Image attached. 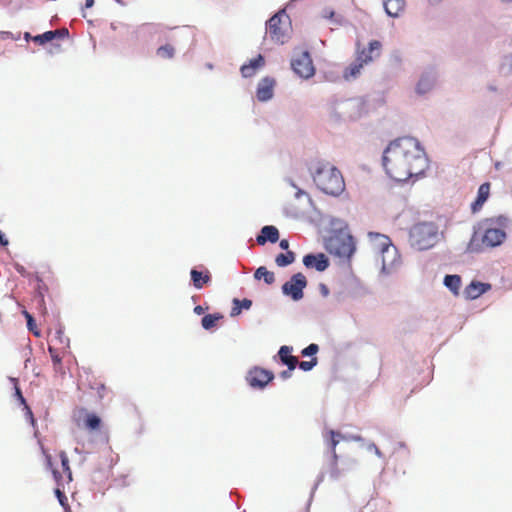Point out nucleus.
Here are the masks:
<instances>
[{"instance_id":"obj_50","label":"nucleus","mask_w":512,"mask_h":512,"mask_svg":"<svg viewBox=\"0 0 512 512\" xmlns=\"http://www.w3.org/2000/svg\"><path fill=\"white\" fill-rule=\"evenodd\" d=\"M24 38H25L26 41H28V40L32 39L33 37L30 35V33L25 32L24 33Z\"/></svg>"},{"instance_id":"obj_34","label":"nucleus","mask_w":512,"mask_h":512,"mask_svg":"<svg viewBox=\"0 0 512 512\" xmlns=\"http://www.w3.org/2000/svg\"><path fill=\"white\" fill-rule=\"evenodd\" d=\"M55 495L60 503V505L65 509V512H70V507L68 504V499L64 492L61 491L60 488H56Z\"/></svg>"},{"instance_id":"obj_24","label":"nucleus","mask_w":512,"mask_h":512,"mask_svg":"<svg viewBox=\"0 0 512 512\" xmlns=\"http://www.w3.org/2000/svg\"><path fill=\"white\" fill-rule=\"evenodd\" d=\"M254 277L257 280L263 279L264 282L266 284H268V285H271V284H273L275 282V274H274V272L267 270V268L264 267V266L259 267L255 271Z\"/></svg>"},{"instance_id":"obj_18","label":"nucleus","mask_w":512,"mask_h":512,"mask_svg":"<svg viewBox=\"0 0 512 512\" xmlns=\"http://www.w3.org/2000/svg\"><path fill=\"white\" fill-rule=\"evenodd\" d=\"M405 0H383L386 13L391 17H398L405 9Z\"/></svg>"},{"instance_id":"obj_23","label":"nucleus","mask_w":512,"mask_h":512,"mask_svg":"<svg viewBox=\"0 0 512 512\" xmlns=\"http://www.w3.org/2000/svg\"><path fill=\"white\" fill-rule=\"evenodd\" d=\"M461 277L459 275H446L444 278V285L455 295H459L461 287Z\"/></svg>"},{"instance_id":"obj_35","label":"nucleus","mask_w":512,"mask_h":512,"mask_svg":"<svg viewBox=\"0 0 512 512\" xmlns=\"http://www.w3.org/2000/svg\"><path fill=\"white\" fill-rule=\"evenodd\" d=\"M317 362H318L317 358H312L309 361H301V362L298 361L297 365L303 371H310L314 366L317 365Z\"/></svg>"},{"instance_id":"obj_30","label":"nucleus","mask_w":512,"mask_h":512,"mask_svg":"<svg viewBox=\"0 0 512 512\" xmlns=\"http://www.w3.org/2000/svg\"><path fill=\"white\" fill-rule=\"evenodd\" d=\"M51 341L54 342L55 344L61 345L62 349L69 348L70 340L67 336H65L62 327H59L56 330L55 335Z\"/></svg>"},{"instance_id":"obj_13","label":"nucleus","mask_w":512,"mask_h":512,"mask_svg":"<svg viewBox=\"0 0 512 512\" xmlns=\"http://www.w3.org/2000/svg\"><path fill=\"white\" fill-rule=\"evenodd\" d=\"M69 34L68 32V29L66 28H61V29H56V30H51V31H46L44 32L43 34H40V35H36L32 38V40L39 44V45H44L48 42H51L53 41L54 39L56 38H65L67 37Z\"/></svg>"},{"instance_id":"obj_25","label":"nucleus","mask_w":512,"mask_h":512,"mask_svg":"<svg viewBox=\"0 0 512 512\" xmlns=\"http://www.w3.org/2000/svg\"><path fill=\"white\" fill-rule=\"evenodd\" d=\"M48 352L51 356L53 367L56 372H63L62 367V355L59 352V349L55 348L53 345H49Z\"/></svg>"},{"instance_id":"obj_46","label":"nucleus","mask_w":512,"mask_h":512,"mask_svg":"<svg viewBox=\"0 0 512 512\" xmlns=\"http://www.w3.org/2000/svg\"><path fill=\"white\" fill-rule=\"evenodd\" d=\"M23 314H24V316H25V318L27 320V324L33 323V317H32V315L29 312L24 311Z\"/></svg>"},{"instance_id":"obj_39","label":"nucleus","mask_w":512,"mask_h":512,"mask_svg":"<svg viewBox=\"0 0 512 512\" xmlns=\"http://www.w3.org/2000/svg\"><path fill=\"white\" fill-rule=\"evenodd\" d=\"M330 477L337 480L340 477V470L337 467V460L333 459V467L330 472Z\"/></svg>"},{"instance_id":"obj_36","label":"nucleus","mask_w":512,"mask_h":512,"mask_svg":"<svg viewBox=\"0 0 512 512\" xmlns=\"http://www.w3.org/2000/svg\"><path fill=\"white\" fill-rule=\"evenodd\" d=\"M0 38L2 40H13V41H17L20 39V33H17V34H13L12 32H9V31H1L0 32Z\"/></svg>"},{"instance_id":"obj_43","label":"nucleus","mask_w":512,"mask_h":512,"mask_svg":"<svg viewBox=\"0 0 512 512\" xmlns=\"http://www.w3.org/2000/svg\"><path fill=\"white\" fill-rule=\"evenodd\" d=\"M53 476L57 482L58 485H60L61 483V480H62V475L60 474V472H58L57 470H53Z\"/></svg>"},{"instance_id":"obj_42","label":"nucleus","mask_w":512,"mask_h":512,"mask_svg":"<svg viewBox=\"0 0 512 512\" xmlns=\"http://www.w3.org/2000/svg\"><path fill=\"white\" fill-rule=\"evenodd\" d=\"M279 246H280L281 249L287 250L289 248V241L287 239H282L279 242Z\"/></svg>"},{"instance_id":"obj_3","label":"nucleus","mask_w":512,"mask_h":512,"mask_svg":"<svg viewBox=\"0 0 512 512\" xmlns=\"http://www.w3.org/2000/svg\"><path fill=\"white\" fill-rule=\"evenodd\" d=\"M440 239V232L434 222H420L410 229L409 241L418 250H427L434 247Z\"/></svg>"},{"instance_id":"obj_8","label":"nucleus","mask_w":512,"mask_h":512,"mask_svg":"<svg viewBox=\"0 0 512 512\" xmlns=\"http://www.w3.org/2000/svg\"><path fill=\"white\" fill-rule=\"evenodd\" d=\"M307 286V279L302 273H296L285 282L282 286V292L286 296H290L294 301H299L303 298V290Z\"/></svg>"},{"instance_id":"obj_10","label":"nucleus","mask_w":512,"mask_h":512,"mask_svg":"<svg viewBox=\"0 0 512 512\" xmlns=\"http://www.w3.org/2000/svg\"><path fill=\"white\" fill-rule=\"evenodd\" d=\"M274 378V374L266 369L254 367L249 370L246 380L253 388L262 389Z\"/></svg>"},{"instance_id":"obj_48","label":"nucleus","mask_w":512,"mask_h":512,"mask_svg":"<svg viewBox=\"0 0 512 512\" xmlns=\"http://www.w3.org/2000/svg\"><path fill=\"white\" fill-rule=\"evenodd\" d=\"M194 313H196L197 315H201L204 313V308L202 306L198 305L194 308Z\"/></svg>"},{"instance_id":"obj_44","label":"nucleus","mask_w":512,"mask_h":512,"mask_svg":"<svg viewBox=\"0 0 512 512\" xmlns=\"http://www.w3.org/2000/svg\"><path fill=\"white\" fill-rule=\"evenodd\" d=\"M293 370H290V368H288V370H285V371H282L280 373V376L283 378V379H287L289 377H291V373H292Z\"/></svg>"},{"instance_id":"obj_12","label":"nucleus","mask_w":512,"mask_h":512,"mask_svg":"<svg viewBox=\"0 0 512 512\" xmlns=\"http://www.w3.org/2000/svg\"><path fill=\"white\" fill-rule=\"evenodd\" d=\"M303 263L307 268H315L317 271H324L328 268L329 262L326 256L322 253L314 255L308 254L303 258Z\"/></svg>"},{"instance_id":"obj_47","label":"nucleus","mask_w":512,"mask_h":512,"mask_svg":"<svg viewBox=\"0 0 512 512\" xmlns=\"http://www.w3.org/2000/svg\"><path fill=\"white\" fill-rule=\"evenodd\" d=\"M0 244L2 246H6L8 244V240L6 239L5 235L0 231Z\"/></svg>"},{"instance_id":"obj_51","label":"nucleus","mask_w":512,"mask_h":512,"mask_svg":"<svg viewBox=\"0 0 512 512\" xmlns=\"http://www.w3.org/2000/svg\"><path fill=\"white\" fill-rule=\"evenodd\" d=\"M47 459H48V462L50 463L51 457L49 455L47 456Z\"/></svg>"},{"instance_id":"obj_19","label":"nucleus","mask_w":512,"mask_h":512,"mask_svg":"<svg viewBox=\"0 0 512 512\" xmlns=\"http://www.w3.org/2000/svg\"><path fill=\"white\" fill-rule=\"evenodd\" d=\"M291 353L292 347L281 346L278 355L283 364L287 365L290 370H294L298 364V359L295 356H292Z\"/></svg>"},{"instance_id":"obj_33","label":"nucleus","mask_w":512,"mask_h":512,"mask_svg":"<svg viewBox=\"0 0 512 512\" xmlns=\"http://www.w3.org/2000/svg\"><path fill=\"white\" fill-rule=\"evenodd\" d=\"M59 457L61 459L62 468H63L64 472L67 474L68 481H71L72 480V472H71V469L69 466V459H68L66 452L61 451L59 454Z\"/></svg>"},{"instance_id":"obj_6","label":"nucleus","mask_w":512,"mask_h":512,"mask_svg":"<svg viewBox=\"0 0 512 512\" xmlns=\"http://www.w3.org/2000/svg\"><path fill=\"white\" fill-rule=\"evenodd\" d=\"M290 28L289 16L284 12L273 15L266 24V30L272 41L283 44L288 39Z\"/></svg>"},{"instance_id":"obj_1","label":"nucleus","mask_w":512,"mask_h":512,"mask_svg":"<svg viewBox=\"0 0 512 512\" xmlns=\"http://www.w3.org/2000/svg\"><path fill=\"white\" fill-rule=\"evenodd\" d=\"M382 162L386 174L395 181L421 176L429 167L424 148L413 137H400L390 142Z\"/></svg>"},{"instance_id":"obj_28","label":"nucleus","mask_w":512,"mask_h":512,"mask_svg":"<svg viewBox=\"0 0 512 512\" xmlns=\"http://www.w3.org/2000/svg\"><path fill=\"white\" fill-rule=\"evenodd\" d=\"M251 305H252V301L249 299L239 300V299L235 298L233 300L231 316L234 317V316L239 315L241 313L242 309H249L251 307Z\"/></svg>"},{"instance_id":"obj_31","label":"nucleus","mask_w":512,"mask_h":512,"mask_svg":"<svg viewBox=\"0 0 512 512\" xmlns=\"http://www.w3.org/2000/svg\"><path fill=\"white\" fill-rule=\"evenodd\" d=\"M328 435L330 436L329 445H330V448H331V451H332V457L336 461L338 459V455L336 453V446L339 443V438H341L342 436H341L340 433H337V432H335L333 430H330L328 432Z\"/></svg>"},{"instance_id":"obj_9","label":"nucleus","mask_w":512,"mask_h":512,"mask_svg":"<svg viewBox=\"0 0 512 512\" xmlns=\"http://www.w3.org/2000/svg\"><path fill=\"white\" fill-rule=\"evenodd\" d=\"M381 51V42L378 40H372L369 42L368 47L360 48V45L357 44L356 57L359 61L367 65L378 59L381 55Z\"/></svg>"},{"instance_id":"obj_29","label":"nucleus","mask_w":512,"mask_h":512,"mask_svg":"<svg viewBox=\"0 0 512 512\" xmlns=\"http://www.w3.org/2000/svg\"><path fill=\"white\" fill-rule=\"evenodd\" d=\"M433 85H434V79L431 76L426 75V76L421 77V79L419 80V82L417 84L416 89L419 94H424V93L428 92L429 90H431Z\"/></svg>"},{"instance_id":"obj_22","label":"nucleus","mask_w":512,"mask_h":512,"mask_svg":"<svg viewBox=\"0 0 512 512\" xmlns=\"http://www.w3.org/2000/svg\"><path fill=\"white\" fill-rule=\"evenodd\" d=\"M364 63H362L361 61L358 60V58L356 57L355 58V61L353 63H351L343 72V77L346 79V80H350V79H355L357 78L360 73H361V70L362 68L364 67Z\"/></svg>"},{"instance_id":"obj_7","label":"nucleus","mask_w":512,"mask_h":512,"mask_svg":"<svg viewBox=\"0 0 512 512\" xmlns=\"http://www.w3.org/2000/svg\"><path fill=\"white\" fill-rule=\"evenodd\" d=\"M291 67L297 75L305 79L315 74V67L308 51L295 53L291 60Z\"/></svg>"},{"instance_id":"obj_41","label":"nucleus","mask_w":512,"mask_h":512,"mask_svg":"<svg viewBox=\"0 0 512 512\" xmlns=\"http://www.w3.org/2000/svg\"><path fill=\"white\" fill-rule=\"evenodd\" d=\"M96 390H97V394H98L99 398L102 399L104 397L105 391H106L105 385L102 383L97 384Z\"/></svg>"},{"instance_id":"obj_16","label":"nucleus","mask_w":512,"mask_h":512,"mask_svg":"<svg viewBox=\"0 0 512 512\" xmlns=\"http://www.w3.org/2000/svg\"><path fill=\"white\" fill-rule=\"evenodd\" d=\"M279 240V231L275 226L267 225L261 229L256 241L259 245H264L267 241L276 243Z\"/></svg>"},{"instance_id":"obj_4","label":"nucleus","mask_w":512,"mask_h":512,"mask_svg":"<svg viewBox=\"0 0 512 512\" xmlns=\"http://www.w3.org/2000/svg\"><path fill=\"white\" fill-rule=\"evenodd\" d=\"M507 223V217L502 215L486 219V228L482 237L483 244L489 247H496L502 244L506 238L504 228L507 226Z\"/></svg>"},{"instance_id":"obj_17","label":"nucleus","mask_w":512,"mask_h":512,"mask_svg":"<svg viewBox=\"0 0 512 512\" xmlns=\"http://www.w3.org/2000/svg\"><path fill=\"white\" fill-rule=\"evenodd\" d=\"M490 195V183L485 182L480 185L477 193L476 200L471 204V209L473 212L479 211L483 204L487 201Z\"/></svg>"},{"instance_id":"obj_15","label":"nucleus","mask_w":512,"mask_h":512,"mask_svg":"<svg viewBox=\"0 0 512 512\" xmlns=\"http://www.w3.org/2000/svg\"><path fill=\"white\" fill-rule=\"evenodd\" d=\"M491 288L488 283L472 281L464 290L467 299H476Z\"/></svg>"},{"instance_id":"obj_49","label":"nucleus","mask_w":512,"mask_h":512,"mask_svg":"<svg viewBox=\"0 0 512 512\" xmlns=\"http://www.w3.org/2000/svg\"><path fill=\"white\" fill-rule=\"evenodd\" d=\"M93 4H94V0H86V3H85L86 7L90 8L93 6Z\"/></svg>"},{"instance_id":"obj_38","label":"nucleus","mask_w":512,"mask_h":512,"mask_svg":"<svg viewBox=\"0 0 512 512\" xmlns=\"http://www.w3.org/2000/svg\"><path fill=\"white\" fill-rule=\"evenodd\" d=\"M24 408H25V415H26V418L29 420V422L31 423V425L33 427L36 426V420L34 418V415H33V412L32 410L30 409V407L25 403L24 404Z\"/></svg>"},{"instance_id":"obj_45","label":"nucleus","mask_w":512,"mask_h":512,"mask_svg":"<svg viewBox=\"0 0 512 512\" xmlns=\"http://www.w3.org/2000/svg\"><path fill=\"white\" fill-rule=\"evenodd\" d=\"M16 396H18V398L22 404L26 403L25 398L23 397L21 390L18 387H16Z\"/></svg>"},{"instance_id":"obj_2","label":"nucleus","mask_w":512,"mask_h":512,"mask_svg":"<svg viewBox=\"0 0 512 512\" xmlns=\"http://www.w3.org/2000/svg\"><path fill=\"white\" fill-rule=\"evenodd\" d=\"M310 172L316 185L326 194L336 196L344 191L343 176L331 163L315 161L310 166Z\"/></svg>"},{"instance_id":"obj_40","label":"nucleus","mask_w":512,"mask_h":512,"mask_svg":"<svg viewBox=\"0 0 512 512\" xmlns=\"http://www.w3.org/2000/svg\"><path fill=\"white\" fill-rule=\"evenodd\" d=\"M27 327L30 332H32L36 337H40V331L37 329L35 321L33 320V323L27 324Z\"/></svg>"},{"instance_id":"obj_37","label":"nucleus","mask_w":512,"mask_h":512,"mask_svg":"<svg viewBox=\"0 0 512 512\" xmlns=\"http://www.w3.org/2000/svg\"><path fill=\"white\" fill-rule=\"evenodd\" d=\"M318 350H319L318 345L312 343L309 346H307L306 348H304L301 353L303 356H312V355L316 354L318 352Z\"/></svg>"},{"instance_id":"obj_32","label":"nucleus","mask_w":512,"mask_h":512,"mask_svg":"<svg viewBox=\"0 0 512 512\" xmlns=\"http://www.w3.org/2000/svg\"><path fill=\"white\" fill-rule=\"evenodd\" d=\"M175 49L172 45L166 44L157 49V55L163 59H171L174 57Z\"/></svg>"},{"instance_id":"obj_5","label":"nucleus","mask_w":512,"mask_h":512,"mask_svg":"<svg viewBox=\"0 0 512 512\" xmlns=\"http://www.w3.org/2000/svg\"><path fill=\"white\" fill-rule=\"evenodd\" d=\"M325 248L331 255L345 260H349L356 250L353 237L345 234L329 237Z\"/></svg>"},{"instance_id":"obj_20","label":"nucleus","mask_w":512,"mask_h":512,"mask_svg":"<svg viewBox=\"0 0 512 512\" xmlns=\"http://www.w3.org/2000/svg\"><path fill=\"white\" fill-rule=\"evenodd\" d=\"M80 413H84L83 421L86 429L90 431H96L100 429L102 421L98 415L89 413L85 409H81Z\"/></svg>"},{"instance_id":"obj_11","label":"nucleus","mask_w":512,"mask_h":512,"mask_svg":"<svg viewBox=\"0 0 512 512\" xmlns=\"http://www.w3.org/2000/svg\"><path fill=\"white\" fill-rule=\"evenodd\" d=\"M275 81L272 78H263L257 86L256 96L259 101H267L272 98Z\"/></svg>"},{"instance_id":"obj_14","label":"nucleus","mask_w":512,"mask_h":512,"mask_svg":"<svg viewBox=\"0 0 512 512\" xmlns=\"http://www.w3.org/2000/svg\"><path fill=\"white\" fill-rule=\"evenodd\" d=\"M265 65V60L262 55H258L256 58L251 59L249 63L243 64L240 68L241 74L244 78L252 77L256 72Z\"/></svg>"},{"instance_id":"obj_21","label":"nucleus","mask_w":512,"mask_h":512,"mask_svg":"<svg viewBox=\"0 0 512 512\" xmlns=\"http://www.w3.org/2000/svg\"><path fill=\"white\" fill-rule=\"evenodd\" d=\"M190 275H191V279L193 281V285L197 289L203 288V286L205 284H207L208 282H210V280H211V276H210L208 271L203 273V272L198 271L196 269H192L191 272H190Z\"/></svg>"},{"instance_id":"obj_27","label":"nucleus","mask_w":512,"mask_h":512,"mask_svg":"<svg viewBox=\"0 0 512 512\" xmlns=\"http://www.w3.org/2000/svg\"><path fill=\"white\" fill-rule=\"evenodd\" d=\"M295 261V253L293 251H287L286 253H280L275 258V263L279 267H285L292 264Z\"/></svg>"},{"instance_id":"obj_26","label":"nucleus","mask_w":512,"mask_h":512,"mask_svg":"<svg viewBox=\"0 0 512 512\" xmlns=\"http://www.w3.org/2000/svg\"><path fill=\"white\" fill-rule=\"evenodd\" d=\"M222 318H223V315L220 313L207 314L201 320L202 327L205 330H210L213 327H215L217 322L219 320H221Z\"/></svg>"}]
</instances>
